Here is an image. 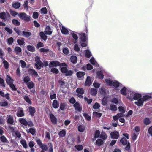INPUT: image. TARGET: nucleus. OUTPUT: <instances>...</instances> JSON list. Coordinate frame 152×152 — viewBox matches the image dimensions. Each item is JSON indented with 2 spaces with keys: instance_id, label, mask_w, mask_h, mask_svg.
<instances>
[{
  "instance_id": "obj_1",
  "label": "nucleus",
  "mask_w": 152,
  "mask_h": 152,
  "mask_svg": "<svg viewBox=\"0 0 152 152\" xmlns=\"http://www.w3.org/2000/svg\"><path fill=\"white\" fill-rule=\"evenodd\" d=\"M106 83L108 86L117 88L121 85V84L116 80H112L110 79L105 80Z\"/></svg>"
},
{
  "instance_id": "obj_2",
  "label": "nucleus",
  "mask_w": 152,
  "mask_h": 152,
  "mask_svg": "<svg viewBox=\"0 0 152 152\" xmlns=\"http://www.w3.org/2000/svg\"><path fill=\"white\" fill-rule=\"evenodd\" d=\"M141 95L139 93H135L132 91H130V94H129L127 98L131 100H137L141 97Z\"/></svg>"
},
{
  "instance_id": "obj_3",
  "label": "nucleus",
  "mask_w": 152,
  "mask_h": 152,
  "mask_svg": "<svg viewBox=\"0 0 152 152\" xmlns=\"http://www.w3.org/2000/svg\"><path fill=\"white\" fill-rule=\"evenodd\" d=\"M35 61L36 63L35 64V66L37 69H40L43 66V63L40 61V58L39 56H36Z\"/></svg>"
},
{
  "instance_id": "obj_4",
  "label": "nucleus",
  "mask_w": 152,
  "mask_h": 152,
  "mask_svg": "<svg viewBox=\"0 0 152 152\" xmlns=\"http://www.w3.org/2000/svg\"><path fill=\"white\" fill-rule=\"evenodd\" d=\"M59 66L61 67L66 66V64L65 63H60L59 62L57 61H54L50 62L49 65V66L50 67Z\"/></svg>"
},
{
  "instance_id": "obj_5",
  "label": "nucleus",
  "mask_w": 152,
  "mask_h": 152,
  "mask_svg": "<svg viewBox=\"0 0 152 152\" xmlns=\"http://www.w3.org/2000/svg\"><path fill=\"white\" fill-rule=\"evenodd\" d=\"M18 16L21 19L23 20L26 22L30 21V16L27 15L25 13H21L18 15Z\"/></svg>"
},
{
  "instance_id": "obj_6",
  "label": "nucleus",
  "mask_w": 152,
  "mask_h": 152,
  "mask_svg": "<svg viewBox=\"0 0 152 152\" xmlns=\"http://www.w3.org/2000/svg\"><path fill=\"white\" fill-rule=\"evenodd\" d=\"M10 15L7 12H1L0 13V18L4 21L10 19Z\"/></svg>"
},
{
  "instance_id": "obj_7",
  "label": "nucleus",
  "mask_w": 152,
  "mask_h": 152,
  "mask_svg": "<svg viewBox=\"0 0 152 152\" xmlns=\"http://www.w3.org/2000/svg\"><path fill=\"white\" fill-rule=\"evenodd\" d=\"M118 110L120 112L119 113H122L124 116V114L125 113L126 110L125 106L123 104L122 102H119V107H118Z\"/></svg>"
},
{
  "instance_id": "obj_8",
  "label": "nucleus",
  "mask_w": 152,
  "mask_h": 152,
  "mask_svg": "<svg viewBox=\"0 0 152 152\" xmlns=\"http://www.w3.org/2000/svg\"><path fill=\"white\" fill-rule=\"evenodd\" d=\"M123 135L125 137H123L120 140V142L124 145H126L127 143V139L129 138V134L127 133H124Z\"/></svg>"
},
{
  "instance_id": "obj_9",
  "label": "nucleus",
  "mask_w": 152,
  "mask_h": 152,
  "mask_svg": "<svg viewBox=\"0 0 152 152\" xmlns=\"http://www.w3.org/2000/svg\"><path fill=\"white\" fill-rule=\"evenodd\" d=\"M130 91H132V90L125 87H124L120 90L121 94L123 95H126L127 91H129V94L130 95Z\"/></svg>"
},
{
  "instance_id": "obj_10",
  "label": "nucleus",
  "mask_w": 152,
  "mask_h": 152,
  "mask_svg": "<svg viewBox=\"0 0 152 152\" xmlns=\"http://www.w3.org/2000/svg\"><path fill=\"white\" fill-rule=\"evenodd\" d=\"M20 122L22 124L24 125L23 127L25 129L26 128V126L28 125V121L25 118H20L19 119Z\"/></svg>"
},
{
  "instance_id": "obj_11",
  "label": "nucleus",
  "mask_w": 152,
  "mask_h": 152,
  "mask_svg": "<svg viewBox=\"0 0 152 152\" xmlns=\"http://www.w3.org/2000/svg\"><path fill=\"white\" fill-rule=\"evenodd\" d=\"M14 50L16 55L20 56L22 55V49L19 47H16L14 49Z\"/></svg>"
},
{
  "instance_id": "obj_12",
  "label": "nucleus",
  "mask_w": 152,
  "mask_h": 152,
  "mask_svg": "<svg viewBox=\"0 0 152 152\" xmlns=\"http://www.w3.org/2000/svg\"><path fill=\"white\" fill-rule=\"evenodd\" d=\"M110 134L112 138L113 139H117L119 136V133L117 131L112 132Z\"/></svg>"
},
{
  "instance_id": "obj_13",
  "label": "nucleus",
  "mask_w": 152,
  "mask_h": 152,
  "mask_svg": "<svg viewBox=\"0 0 152 152\" xmlns=\"http://www.w3.org/2000/svg\"><path fill=\"white\" fill-rule=\"evenodd\" d=\"M73 106L75 110L79 112H80L82 110V108L80 104L77 102H76L73 105Z\"/></svg>"
},
{
  "instance_id": "obj_14",
  "label": "nucleus",
  "mask_w": 152,
  "mask_h": 152,
  "mask_svg": "<svg viewBox=\"0 0 152 152\" xmlns=\"http://www.w3.org/2000/svg\"><path fill=\"white\" fill-rule=\"evenodd\" d=\"M92 77L88 76L85 82V85L86 86H89L92 83Z\"/></svg>"
},
{
  "instance_id": "obj_15",
  "label": "nucleus",
  "mask_w": 152,
  "mask_h": 152,
  "mask_svg": "<svg viewBox=\"0 0 152 152\" xmlns=\"http://www.w3.org/2000/svg\"><path fill=\"white\" fill-rule=\"evenodd\" d=\"M100 94L103 96L106 95L108 93V91L104 87H102L99 90Z\"/></svg>"
},
{
  "instance_id": "obj_16",
  "label": "nucleus",
  "mask_w": 152,
  "mask_h": 152,
  "mask_svg": "<svg viewBox=\"0 0 152 152\" xmlns=\"http://www.w3.org/2000/svg\"><path fill=\"white\" fill-rule=\"evenodd\" d=\"M62 34L65 35H67L69 34L68 29L64 26H62L60 28Z\"/></svg>"
},
{
  "instance_id": "obj_17",
  "label": "nucleus",
  "mask_w": 152,
  "mask_h": 152,
  "mask_svg": "<svg viewBox=\"0 0 152 152\" xmlns=\"http://www.w3.org/2000/svg\"><path fill=\"white\" fill-rule=\"evenodd\" d=\"M44 33L46 35H51L52 34V31L51 28L48 26H47L44 31Z\"/></svg>"
},
{
  "instance_id": "obj_18",
  "label": "nucleus",
  "mask_w": 152,
  "mask_h": 152,
  "mask_svg": "<svg viewBox=\"0 0 152 152\" xmlns=\"http://www.w3.org/2000/svg\"><path fill=\"white\" fill-rule=\"evenodd\" d=\"M17 115L18 117L23 116L24 115L23 109L21 108H19L17 113Z\"/></svg>"
},
{
  "instance_id": "obj_19",
  "label": "nucleus",
  "mask_w": 152,
  "mask_h": 152,
  "mask_svg": "<svg viewBox=\"0 0 152 152\" xmlns=\"http://www.w3.org/2000/svg\"><path fill=\"white\" fill-rule=\"evenodd\" d=\"M71 34L72 35V37L74 39V43L75 44L77 43V40H78V37L77 35L75 32L72 31L71 33Z\"/></svg>"
},
{
  "instance_id": "obj_20",
  "label": "nucleus",
  "mask_w": 152,
  "mask_h": 152,
  "mask_svg": "<svg viewBox=\"0 0 152 152\" xmlns=\"http://www.w3.org/2000/svg\"><path fill=\"white\" fill-rule=\"evenodd\" d=\"M96 77L97 78L100 79L103 78L104 75L102 71H100L97 72Z\"/></svg>"
},
{
  "instance_id": "obj_21",
  "label": "nucleus",
  "mask_w": 152,
  "mask_h": 152,
  "mask_svg": "<svg viewBox=\"0 0 152 152\" xmlns=\"http://www.w3.org/2000/svg\"><path fill=\"white\" fill-rule=\"evenodd\" d=\"M77 76L79 79H83L85 73L83 72H78L77 73Z\"/></svg>"
},
{
  "instance_id": "obj_22",
  "label": "nucleus",
  "mask_w": 152,
  "mask_h": 152,
  "mask_svg": "<svg viewBox=\"0 0 152 152\" xmlns=\"http://www.w3.org/2000/svg\"><path fill=\"white\" fill-rule=\"evenodd\" d=\"M144 101L142 98H140L137 101L135 102V104L137 105L138 106H142V105Z\"/></svg>"
},
{
  "instance_id": "obj_23",
  "label": "nucleus",
  "mask_w": 152,
  "mask_h": 152,
  "mask_svg": "<svg viewBox=\"0 0 152 152\" xmlns=\"http://www.w3.org/2000/svg\"><path fill=\"white\" fill-rule=\"evenodd\" d=\"M50 117L52 122L53 124L57 123V119L54 115L52 114H50Z\"/></svg>"
},
{
  "instance_id": "obj_24",
  "label": "nucleus",
  "mask_w": 152,
  "mask_h": 152,
  "mask_svg": "<svg viewBox=\"0 0 152 152\" xmlns=\"http://www.w3.org/2000/svg\"><path fill=\"white\" fill-rule=\"evenodd\" d=\"M25 129L26 130L27 133H30L32 135H33L35 133L36 130V129L34 128H30L29 129H27L26 128Z\"/></svg>"
},
{
  "instance_id": "obj_25",
  "label": "nucleus",
  "mask_w": 152,
  "mask_h": 152,
  "mask_svg": "<svg viewBox=\"0 0 152 152\" xmlns=\"http://www.w3.org/2000/svg\"><path fill=\"white\" fill-rule=\"evenodd\" d=\"M13 81V79L9 75H7L6 82L9 85L12 83Z\"/></svg>"
},
{
  "instance_id": "obj_26",
  "label": "nucleus",
  "mask_w": 152,
  "mask_h": 152,
  "mask_svg": "<svg viewBox=\"0 0 152 152\" xmlns=\"http://www.w3.org/2000/svg\"><path fill=\"white\" fill-rule=\"evenodd\" d=\"M7 122L8 123L10 124H12L13 123V117L9 115L7 116Z\"/></svg>"
},
{
  "instance_id": "obj_27",
  "label": "nucleus",
  "mask_w": 152,
  "mask_h": 152,
  "mask_svg": "<svg viewBox=\"0 0 152 152\" xmlns=\"http://www.w3.org/2000/svg\"><path fill=\"white\" fill-rule=\"evenodd\" d=\"M123 116L122 114L118 113L116 115L113 116V120L112 121H113V120L116 121L119 118Z\"/></svg>"
},
{
  "instance_id": "obj_28",
  "label": "nucleus",
  "mask_w": 152,
  "mask_h": 152,
  "mask_svg": "<svg viewBox=\"0 0 152 152\" xmlns=\"http://www.w3.org/2000/svg\"><path fill=\"white\" fill-rule=\"evenodd\" d=\"M80 39L81 41H86L87 37L85 33H82L80 34Z\"/></svg>"
},
{
  "instance_id": "obj_29",
  "label": "nucleus",
  "mask_w": 152,
  "mask_h": 152,
  "mask_svg": "<svg viewBox=\"0 0 152 152\" xmlns=\"http://www.w3.org/2000/svg\"><path fill=\"white\" fill-rule=\"evenodd\" d=\"M50 97L51 99H53L56 98V94L53 90H51L50 93Z\"/></svg>"
},
{
  "instance_id": "obj_30",
  "label": "nucleus",
  "mask_w": 152,
  "mask_h": 152,
  "mask_svg": "<svg viewBox=\"0 0 152 152\" xmlns=\"http://www.w3.org/2000/svg\"><path fill=\"white\" fill-rule=\"evenodd\" d=\"M52 105L54 108L57 109L59 106V104L57 100H54L53 101Z\"/></svg>"
},
{
  "instance_id": "obj_31",
  "label": "nucleus",
  "mask_w": 152,
  "mask_h": 152,
  "mask_svg": "<svg viewBox=\"0 0 152 152\" xmlns=\"http://www.w3.org/2000/svg\"><path fill=\"white\" fill-rule=\"evenodd\" d=\"M110 109L112 112L116 111L117 110V107L116 105L111 104L110 105Z\"/></svg>"
},
{
  "instance_id": "obj_32",
  "label": "nucleus",
  "mask_w": 152,
  "mask_h": 152,
  "mask_svg": "<svg viewBox=\"0 0 152 152\" xmlns=\"http://www.w3.org/2000/svg\"><path fill=\"white\" fill-rule=\"evenodd\" d=\"M90 61L92 64L96 66H98L99 65L95 60L93 57L91 58L90 60Z\"/></svg>"
},
{
  "instance_id": "obj_33",
  "label": "nucleus",
  "mask_w": 152,
  "mask_h": 152,
  "mask_svg": "<svg viewBox=\"0 0 152 152\" xmlns=\"http://www.w3.org/2000/svg\"><path fill=\"white\" fill-rule=\"evenodd\" d=\"M70 59L71 61L73 64H76L77 61V58L75 56H71Z\"/></svg>"
},
{
  "instance_id": "obj_34",
  "label": "nucleus",
  "mask_w": 152,
  "mask_h": 152,
  "mask_svg": "<svg viewBox=\"0 0 152 152\" xmlns=\"http://www.w3.org/2000/svg\"><path fill=\"white\" fill-rule=\"evenodd\" d=\"M20 143L24 148L26 149L28 147V145L26 143V140L24 139H21L20 140Z\"/></svg>"
},
{
  "instance_id": "obj_35",
  "label": "nucleus",
  "mask_w": 152,
  "mask_h": 152,
  "mask_svg": "<svg viewBox=\"0 0 152 152\" xmlns=\"http://www.w3.org/2000/svg\"><path fill=\"white\" fill-rule=\"evenodd\" d=\"M29 110L30 114L31 116L34 115V114L35 112V110L34 108L31 106H30L29 107Z\"/></svg>"
},
{
  "instance_id": "obj_36",
  "label": "nucleus",
  "mask_w": 152,
  "mask_h": 152,
  "mask_svg": "<svg viewBox=\"0 0 152 152\" xmlns=\"http://www.w3.org/2000/svg\"><path fill=\"white\" fill-rule=\"evenodd\" d=\"M29 72L34 77H36L38 76V74L34 69H31L30 70Z\"/></svg>"
},
{
  "instance_id": "obj_37",
  "label": "nucleus",
  "mask_w": 152,
  "mask_h": 152,
  "mask_svg": "<svg viewBox=\"0 0 152 152\" xmlns=\"http://www.w3.org/2000/svg\"><path fill=\"white\" fill-rule=\"evenodd\" d=\"M108 98L107 97H104L102 99V104L103 105H107L108 102Z\"/></svg>"
},
{
  "instance_id": "obj_38",
  "label": "nucleus",
  "mask_w": 152,
  "mask_h": 152,
  "mask_svg": "<svg viewBox=\"0 0 152 152\" xmlns=\"http://www.w3.org/2000/svg\"><path fill=\"white\" fill-rule=\"evenodd\" d=\"M44 32H41L39 33V35L41 38L44 40H46L47 39V37Z\"/></svg>"
},
{
  "instance_id": "obj_39",
  "label": "nucleus",
  "mask_w": 152,
  "mask_h": 152,
  "mask_svg": "<svg viewBox=\"0 0 152 152\" xmlns=\"http://www.w3.org/2000/svg\"><path fill=\"white\" fill-rule=\"evenodd\" d=\"M24 39L22 38L20 39H18L17 40V42L19 45L21 46L23 45L24 43Z\"/></svg>"
},
{
  "instance_id": "obj_40",
  "label": "nucleus",
  "mask_w": 152,
  "mask_h": 152,
  "mask_svg": "<svg viewBox=\"0 0 152 152\" xmlns=\"http://www.w3.org/2000/svg\"><path fill=\"white\" fill-rule=\"evenodd\" d=\"M66 134V131L64 130H63L60 131L58 133V135L60 137H63Z\"/></svg>"
},
{
  "instance_id": "obj_41",
  "label": "nucleus",
  "mask_w": 152,
  "mask_h": 152,
  "mask_svg": "<svg viewBox=\"0 0 152 152\" xmlns=\"http://www.w3.org/2000/svg\"><path fill=\"white\" fill-rule=\"evenodd\" d=\"M84 90L81 88H79L76 89V92L81 95L83 94L84 93Z\"/></svg>"
},
{
  "instance_id": "obj_42",
  "label": "nucleus",
  "mask_w": 152,
  "mask_h": 152,
  "mask_svg": "<svg viewBox=\"0 0 152 152\" xmlns=\"http://www.w3.org/2000/svg\"><path fill=\"white\" fill-rule=\"evenodd\" d=\"M120 102L121 101L120 100H118L116 98H113L111 100V102H112L116 104H119V102Z\"/></svg>"
},
{
  "instance_id": "obj_43",
  "label": "nucleus",
  "mask_w": 152,
  "mask_h": 152,
  "mask_svg": "<svg viewBox=\"0 0 152 152\" xmlns=\"http://www.w3.org/2000/svg\"><path fill=\"white\" fill-rule=\"evenodd\" d=\"M22 34L25 37L28 38L31 35V33L30 32L23 31L22 32Z\"/></svg>"
},
{
  "instance_id": "obj_44",
  "label": "nucleus",
  "mask_w": 152,
  "mask_h": 152,
  "mask_svg": "<svg viewBox=\"0 0 152 152\" xmlns=\"http://www.w3.org/2000/svg\"><path fill=\"white\" fill-rule=\"evenodd\" d=\"M27 86L29 89H31L33 88L34 84L32 82H28L27 83Z\"/></svg>"
},
{
  "instance_id": "obj_45",
  "label": "nucleus",
  "mask_w": 152,
  "mask_h": 152,
  "mask_svg": "<svg viewBox=\"0 0 152 152\" xmlns=\"http://www.w3.org/2000/svg\"><path fill=\"white\" fill-rule=\"evenodd\" d=\"M85 129L84 126L83 125H80L78 127V130L81 132H83Z\"/></svg>"
},
{
  "instance_id": "obj_46",
  "label": "nucleus",
  "mask_w": 152,
  "mask_h": 152,
  "mask_svg": "<svg viewBox=\"0 0 152 152\" xmlns=\"http://www.w3.org/2000/svg\"><path fill=\"white\" fill-rule=\"evenodd\" d=\"M27 48L28 50L30 51L33 52L35 51V48L33 46L28 45L27 46Z\"/></svg>"
},
{
  "instance_id": "obj_47",
  "label": "nucleus",
  "mask_w": 152,
  "mask_h": 152,
  "mask_svg": "<svg viewBox=\"0 0 152 152\" xmlns=\"http://www.w3.org/2000/svg\"><path fill=\"white\" fill-rule=\"evenodd\" d=\"M103 143V141L101 139H97L96 141V145L98 146H100Z\"/></svg>"
},
{
  "instance_id": "obj_48",
  "label": "nucleus",
  "mask_w": 152,
  "mask_h": 152,
  "mask_svg": "<svg viewBox=\"0 0 152 152\" xmlns=\"http://www.w3.org/2000/svg\"><path fill=\"white\" fill-rule=\"evenodd\" d=\"M20 6V4L19 2H15L12 4V7L15 9L19 8Z\"/></svg>"
},
{
  "instance_id": "obj_49",
  "label": "nucleus",
  "mask_w": 152,
  "mask_h": 152,
  "mask_svg": "<svg viewBox=\"0 0 152 152\" xmlns=\"http://www.w3.org/2000/svg\"><path fill=\"white\" fill-rule=\"evenodd\" d=\"M0 104L1 106H6L8 105V103L7 101L3 100L0 102Z\"/></svg>"
},
{
  "instance_id": "obj_50",
  "label": "nucleus",
  "mask_w": 152,
  "mask_h": 152,
  "mask_svg": "<svg viewBox=\"0 0 152 152\" xmlns=\"http://www.w3.org/2000/svg\"><path fill=\"white\" fill-rule=\"evenodd\" d=\"M142 98L144 101H145L150 99L151 98V96L150 95H146L143 96Z\"/></svg>"
},
{
  "instance_id": "obj_51",
  "label": "nucleus",
  "mask_w": 152,
  "mask_h": 152,
  "mask_svg": "<svg viewBox=\"0 0 152 152\" xmlns=\"http://www.w3.org/2000/svg\"><path fill=\"white\" fill-rule=\"evenodd\" d=\"M97 90L96 89L92 88L91 90V94L93 96H95L97 94Z\"/></svg>"
},
{
  "instance_id": "obj_52",
  "label": "nucleus",
  "mask_w": 152,
  "mask_h": 152,
  "mask_svg": "<svg viewBox=\"0 0 152 152\" xmlns=\"http://www.w3.org/2000/svg\"><path fill=\"white\" fill-rule=\"evenodd\" d=\"M85 55V56L86 57L89 58L91 56V54L90 51L88 50V49L86 50Z\"/></svg>"
},
{
  "instance_id": "obj_53",
  "label": "nucleus",
  "mask_w": 152,
  "mask_h": 152,
  "mask_svg": "<svg viewBox=\"0 0 152 152\" xmlns=\"http://www.w3.org/2000/svg\"><path fill=\"white\" fill-rule=\"evenodd\" d=\"M86 68L87 70H91L93 69V67L90 64H88L86 65V67L83 66V69H85V68Z\"/></svg>"
},
{
  "instance_id": "obj_54",
  "label": "nucleus",
  "mask_w": 152,
  "mask_h": 152,
  "mask_svg": "<svg viewBox=\"0 0 152 152\" xmlns=\"http://www.w3.org/2000/svg\"><path fill=\"white\" fill-rule=\"evenodd\" d=\"M100 137L103 140H105L107 138V136L105 133L102 132L100 135Z\"/></svg>"
},
{
  "instance_id": "obj_55",
  "label": "nucleus",
  "mask_w": 152,
  "mask_h": 152,
  "mask_svg": "<svg viewBox=\"0 0 152 152\" xmlns=\"http://www.w3.org/2000/svg\"><path fill=\"white\" fill-rule=\"evenodd\" d=\"M83 115L85 118L88 121H90L91 119V117L88 114L86 113H84L83 114Z\"/></svg>"
},
{
  "instance_id": "obj_56",
  "label": "nucleus",
  "mask_w": 152,
  "mask_h": 152,
  "mask_svg": "<svg viewBox=\"0 0 152 152\" xmlns=\"http://www.w3.org/2000/svg\"><path fill=\"white\" fill-rule=\"evenodd\" d=\"M151 121L149 118H146L144 120V124L146 125L150 124Z\"/></svg>"
},
{
  "instance_id": "obj_57",
  "label": "nucleus",
  "mask_w": 152,
  "mask_h": 152,
  "mask_svg": "<svg viewBox=\"0 0 152 152\" xmlns=\"http://www.w3.org/2000/svg\"><path fill=\"white\" fill-rule=\"evenodd\" d=\"M41 14H46L47 13V10L46 7H43L40 10Z\"/></svg>"
},
{
  "instance_id": "obj_58",
  "label": "nucleus",
  "mask_w": 152,
  "mask_h": 152,
  "mask_svg": "<svg viewBox=\"0 0 152 152\" xmlns=\"http://www.w3.org/2000/svg\"><path fill=\"white\" fill-rule=\"evenodd\" d=\"M40 147L44 151H47L48 149L47 145L44 144H42Z\"/></svg>"
},
{
  "instance_id": "obj_59",
  "label": "nucleus",
  "mask_w": 152,
  "mask_h": 152,
  "mask_svg": "<svg viewBox=\"0 0 152 152\" xmlns=\"http://www.w3.org/2000/svg\"><path fill=\"white\" fill-rule=\"evenodd\" d=\"M24 98L25 100L28 103L31 104V101L29 97L25 95L24 96Z\"/></svg>"
},
{
  "instance_id": "obj_60",
  "label": "nucleus",
  "mask_w": 152,
  "mask_h": 152,
  "mask_svg": "<svg viewBox=\"0 0 152 152\" xmlns=\"http://www.w3.org/2000/svg\"><path fill=\"white\" fill-rule=\"evenodd\" d=\"M39 13L36 12H34L33 14V17L34 19L37 18L39 16Z\"/></svg>"
},
{
  "instance_id": "obj_61",
  "label": "nucleus",
  "mask_w": 152,
  "mask_h": 152,
  "mask_svg": "<svg viewBox=\"0 0 152 152\" xmlns=\"http://www.w3.org/2000/svg\"><path fill=\"white\" fill-rule=\"evenodd\" d=\"M100 134V131L98 130H96L94 133V137L95 138H96L97 137H98L99 136Z\"/></svg>"
},
{
  "instance_id": "obj_62",
  "label": "nucleus",
  "mask_w": 152,
  "mask_h": 152,
  "mask_svg": "<svg viewBox=\"0 0 152 152\" xmlns=\"http://www.w3.org/2000/svg\"><path fill=\"white\" fill-rule=\"evenodd\" d=\"M4 67L7 69L9 67V63L6 60H4L3 62Z\"/></svg>"
},
{
  "instance_id": "obj_63",
  "label": "nucleus",
  "mask_w": 152,
  "mask_h": 152,
  "mask_svg": "<svg viewBox=\"0 0 152 152\" xmlns=\"http://www.w3.org/2000/svg\"><path fill=\"white\" fill-rule=\"evenodd\" d=\"M93 85L96 88H99L100 86V83L96 81H95L94 82Z\"/></svg>"
},
{
  "instance_id": "obj_64",
  "label": "nucleus",
  "mask_w": 152,
  "mask_h": 152,
  "mask_svg": "<svg viewBox=\"0 0 152 152\" xmlns=\"http://www.w3.org/2000/svg\"><path fill=\"white\" fill-rule=\"evenodd\" d=\"M14 41V39L12 37H10L7 39L8 43L9 45H12Z\"/></svg>"
}]
</instances>
